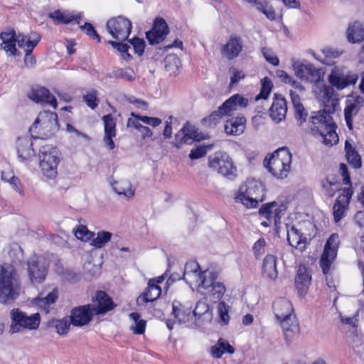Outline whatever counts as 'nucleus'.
Listing matches in <instances>:
<instances>
[{"instance_id":"17","label":"nucleus","mask_w":364,"mask_h":364,"mask_svg":"<svg viewBox=\"0 0 364 364\" xmlns=\"http://www.w3.org/2000/svg\"><path fill=\"white\" fill-rule=\"evenodd\" d=\"M92 308L90 304L73 308L70 316L71 323L78 327L87 325L95 315Z\"/></svg>"},{"instance_id":"34","label":"nucleus","mask_w":364,"mask_h":364,"mask_svg":"<svg viewBox=\"0 0 364 364\" xmlns=\"http://www.w3.org/2000/svg\"><path fill=\"white\" fill-rule=\"evenodd\" d=\"M290 96L294 109L295 118L297 120L298 124L301 126L306 121L308 113L305 111L301 102L300 97L296 92L290 90Z\"/></svg>"},{"instance_id":"20","label":"nucleus","mask_w":364,"mask_h":364,"mask_svg":"<svg viewBox=\"0 0 364 364\" xmlns=\"http://www.w3.org/2000/svg\"><path fill=\"white\" fill-rule=\"evenodd\" d=\"M92 301L95 304H90L95 315L105 314L115 307L111 297L104 291H96Z\"/></svg>"},{"instance_id":"16","label":"nucleus","mask_w":364,"mask_h":364,"mask_svg":"<svg viewBox=\"0 0 364 364\" xmlns=\"http://www.w3.org/2000/svg\"><path fill=\"white\" fill-rule=\"evenodd\" d=\"M287 209V205L286 203L279 204L277 202L273 201L262 205L259 208V213L268 220L269 222L274 221L277 224L284 215Z\"/></svg>"},{"instance_id":"2","label":"nucleus","mask_w":364,"mask_h":364,"mask_svg":"<svg viewBox=\"0 0 364 364\" xmlns=\"http://www.w3.org/2000/svg\"><path fill=\"white\" fill-rule=\"evenodd\" d=\"M18 274L11 265L0 267V303L10 304L18 296Z\"/></svg>"},{"instance_id":"59","label":"nucleus","mask_w":364,"mask_h":364,"mask_svg":"<svg viewBox=\"0 0 364 364\" xmlns=\"http://www.w3.org/2000/svg\"><path fill=\"white\" fill-rule=\"evenodd\" d=\"M81 30L85 31L86 34L94 40H97L99 43L100 42V36L97 33L93 26L90 23H85L84 25L80 26Z\"/></svg>"},{"instance_id":"40","label":"nucleus","mask_w":364,"mask_h":364,"mask_svg":"<svg viewBox=\"0 0 364 364\" xmlns=\"http://www.w3.org/2000/svg\"><path fill=\"white\" fill-rule=\"evenodd\" d=\"M112 187L117 194L128 199L134 196V190L132 189V184L128 181H114L112 183Z\"/></svg>"},{"instance_id":"37","label":"nucleus","mask_w":364,"mask_h":364,"mask_svg":"<svg viewBox=\"0 0 364 364\" xmlns=\"http://www.w3.org/2000/svg\"><path fill=\"white\" fill-rule=\"evenodd\" d=\"M193 314L196 318L202 319L203 321L210 322L213 318L212 309L206 302L203 301L196 303Z\"/></svg>"},{"instance_id":"48","label":"nucleus","mask_w":364,"mask_h":364,"mask_svg":"<svg viewBox=\"0 0 364 364\" xmlns=\"http://www.w3.org/2000/svg\"><path fill=\"white\" fill-rule=\"evenodd\" d=\"M33 43L29 42L28 45H27V48L24 58V64L28 68H33L36 64V58L32 55V51L33 48L38 45L39 43V38L36 37V39L33 41Z\"/></svg>"},{"instance_id":"63","label":"nucleus","mask_w":364,"mask_h":364,"mask_svg":"<svg viewBox=\"0 0 364 364\" xmlns=\"http://www.w3.org/2000/svg\"><path fill=\"white\" fill-rule=\"evenodd\" d=\"M230 73L232 74L230 77V85L237 84L238 82L245 76L243 71L239 70L233 67L230 68Z\"/></svg>"},{"instance_id":"26","label":"nucleus","mask_w":364,"mask_h":364,"mask_svg":"<svg viewBox=\"0 0 364 364\" xmlns=\"http://www.w3.org/2000/svg\"><path fill=\"white\" fill-rule=\"evenodd\" d=\"M246 128V118L239 114L228 119L224 126L225 132L228 135L239 136L242 134Z\"/></svg>"},{"instance_id":"57","label":"nucleus","mask_w":364,"mask_h":364,"mask_svg":"<svg viewBox=\"0 0 364 364\" xmlns=\"http://www.w3.org/2000/svg\"><path fill=\"white\" fill-rule=\"evenodd\" d=\"M310 65L311 64L294 63L293 66L296 77L305 80L308 72H309Z\"/></svg>"},{"instance_id":"45","label":"nucleus","mask_w":364,"mask_h":364,"mask_svg":"<svg viewBox=\"0 0 364 364\" xmlns=\"http://www.w3.org/2000/svg\"><path fill=\"white\" fill-rule=\"evenodd\" d=\"M336 125L334 123L328 128L326 131L323 132V134H321L323 142L327 146H333L338 141V136L336 132Z\"/></svg>"},{"instance_id":"30","label":"nucleus","mask_w":364,"mask_h":364,"mask_svg":"<svg viewBox=\"0 0 364 364\" xmlns=\"http://www.w3.org/2000/svg\"><path fill=\"white\" fill-rule=\"evenodd\" d=\"M311 277L304 266L299 267L295 277V285L300 296L305 295L309 289Z\"/></svg>"},{"instance_id":"35","label":"nucleus","mask_w":364,"mask_h":364,"mask_svg":"<svg viewBox=\"0 0 364 364\" xmlns=\"http://www.w3.org/2000/svg\"><path fill=\"white\" fill-rule=\"evenodd\" d=\"M58 297V291L57 289H53L52 291L46 296H43V293H41L39 296L35 299V304L40 309L44 310L46 313H48L50 305L55 304Z\"/></svg>"},{"instance_id":"64","label":"nucleus","mask_w":364,"mask_h":364,"mask_svg":"<svg viewBox=\"0 0 364 364\" xmlns=\"http://www.w3.org/2000/svg\"><path fill=\"white\" fill-rule=\"evenodd\" d=\"M130 115L132 117H130L127 119V127H128V128L133 127V128L137 129L138 131H140L141 127H142L144 126L139 123L140 119H139L138 117L140 115L137 114L134 112H132L130 114Z\"/></svg>"},{"instance_id":"46","label":"nucleus","mask_w":364,"mask_h":364,"mask_svg":"<svg viewBox=\"0 0 364 364\" xmlns=\"http://www.w3.org/2000/svg\"><path fill=\"white\" fill-rule=\"evenodd\" d=\"M322 191L328 197H333L340 189V183L326 178L321 181Z\"/></svg>"},{"instance_id":"18","label":"nucleus","mask_w":364,"mask_h":364,"mask_svg":"<svg viewBox=\"0 0 364 364\" xmlns=\"http://www.w3.org/2000/svg\"><path fill=\"white\" fill-rule=\"evenodd\" d=\"M169 33L168 26L162 18H157L154 22L151 30L146 33V38L151 45L162 42Z\"/></svg>"},{"instance_id":"56","label":"nucleus","mask_w":364,"mask_h":364,"mask_svg":"<svg viewBox=\"0 0 364 364\" xmlns=\"http://www.w3.org/2000/svg\"><path fill=\"white\" fill-rule=\"evenodd\" d=\"M173 314L179 323H186L189 321L191 316V310L186 309V311L181 309L176 306L174 304H173Z\"/></svg>"},{"instance_id":"28","label":"nucleus","mask_w":364,"mask_h":364,"mask_svg":"<svg viewBox=\"0 0 364 364\" xmlns=\"http://www.w3.org/2000/svg\"><path fill=\"white\" fill-rule=\"evenodd\" d=\"M363 100L360 97L353 100H347L344 109L345 121L348 128L353 130V118L356 116L362 107Z\"/></svg>"},{"instance_id":"22","label":"nucleus","mask_w":364,"mask_h":364,"mask_svg":"<svg viewBox=\"0 0 364 364\" xmlns=\"http://www.w3.org/2000/svg\"><path fill=\"white\" fill-rule=\"evenodd\" d=\"M196 138V129L195 126L187 122L176 134L173 145L177 149H181L183 144H191Z\"/></svg>"},{"instance_id":"49","label":"nucleus","mask_w":364,"mask_h":364,"mask_svg":"<svg viewBox=\"0 0 364 364\" xmlns=\"http://www.w3.org/2000/svg\"><path fill=\"white\" fill-rule=\"evenodd\" d=\"M129 317L134 321V326H131V330L135 334L144 333L146 328V321L140 319V314L137 312H133L129 314Z\"/></svg>"},{"instance_id":"8","label":"nucleus","mask_w":364,"mask_h":364,"mask_svg":"<svg viewBox=\"0 0 364 364\" xmlns=\"http://www.w3.org/2000/svg\"><path fill=\"white\" fill-rule=\"evenodd\" d=\"M11 334L23 331L25 329H37L41 322V316L38 313L28 316L19 309H13L10 311Z\"/></svg>"},{"instance_id":"31","label":"nucleus","mask_w":364,"mask_h":364,"mask_svg":"<svg viewBox=\"0 0 364 364\" xmlns=\"http://www.w3.org/2000/svg\"><path fill=\"white\" fill-rule=\"evenodd\" d=\"M287 241L290 246L303 251L306 248V238L303 237L302 233L294 226L287 225Z\"/></svg>"},{"instance_id":"3","label":"nucleus","mask_w":364,"mask_h":364,"mask_svg":"<svg viewBox=\"0 0 364 364\" xmlns=\"http://www.w3.org/2000/svg\"><path fill=\"white\" fill-rule=\"evenodd\" d=\"M292 156L287 148L283 147L273 152L269 159L264 160V165L268 171L277 178H286L291 169Z\"/></svg>"},{"instance_id":"60","label":"nucleus","mask_w":364,"mask_h":364,"mask_svg":"<svg viewBox=\"0 0 364 364\" xmlns=\"http://www.w3.org/2000/svg\"><path fill=\"white\" fill-rule=\"evenodd\" d=\"M83 100L86 102L87 105L90 107L91 109H94L97 107V91L92 90L90 92H88L87 95L83 96Z\"/></svg>"},{"instance_id":"61","label":"nucleus","mask_w":364,"mask_h":364,"mask_svg":"<svg viewBox=\"0 0 364 364\" xmlns=\"http://www.w3.org/2000/svg\"><path fill=\"white\" fill-rule=\"evenodd\" d=\"M130 43L133 46L134 51L139 55H141L144 52L145 41L142 38H134L129 41Z\"/></svg>"},{"instance_id":"33","label":"nucleus","mask_w":364,"mask_h":364,"mask_svg":"<svg viewBox=\"0 0 364 364\" xmlns=\"http://www.w3.org/2000/svg\"><path fill=\"white\" fill-rule=\"evenodd\" d=\"M262 276L269 280L274 281L278 276L277 269V258L274 255H267L262 265Z\"/></svg>"},{"instance_id":"27","label":"nucleus","mask_w":364,"mask_h":364,"mask_svg":"<svg viewBox=\"0 0 364 364\" xmlns=\"http://www.w3.org/2000/svg\"><path fill=\"white\" fill-rule=\"evenodd\" d=\"M243 48V41L237 35H231L226 44L223 47L222 52L228 59H233L239 55Z\"/></svg>"},{"instance_id":"23","label":"nucleus","mask_w":364,"mask_h":364,"mask_svg":"<svg viewBox=\"0 0 364 364\" xmlns=\"http://www.w3.org/2000/svg\"><path fill=\"white\" fill-rule=\"evenodd\" d=\"M28 97L37 103L50 105L54 109H56L58 105L55 97L44 87L38 85L33 87L28 93Z\"/></svg>"},{"instance_id":"54","label":"nucleus","mask_w":364,"mask_h":364,"mask_svg":"<svg viewBox=\"0 0 364 364\" xmlns=\"http://www.w3.org/2000/svg\"><path fill=\"white\" fill-rule=\"evenodd\" d=\"M261 90L259 94L256 97V100L267 99L269 95L272 88L273 87L271 80L268 77H264L261 80Z\"/></svg>"},{"instance_id":"10","label":"nucleus","mask_w":364,"mask_h":364,"mask_svg":"<svg viewBox=\"0 0 364 364\" xmlns=\"http://www.w3.org/2000/svg\"><path fill=\"white\" fill-rule=\"evenodd\" d=\"M208 166L229 180H234L237 176V167L232 158L225 152L218 151L210 156Z\"/></svg>"},{"instance_id":"24","label":"nucleus","mask_w":364,"mask_h":364,"mask_svg":"<svg viewBox=\"0 0 364 364\" xmlns=\"http://www.w3.org/2000/svg\"><path fill=\"white\" fill-rule=\"evenodd\" d=\"M102 120L104 123L105 132L103 141L109 150H113L115 148L113 138L115 137L117 134L116 120L111 114L104 115Z\"/></svg>"},{"instance_id":"6","label":"nucleus","mask_w":364,"mask_h":364,"mask_svg":"<svg viewBox=\"0 0 364 364\" xmlns=\"http://www.w3.org/2000/svg\"><path fill=\"white\" fill-rule=\"evenodd\" d=\"M264 198L262 183L255 179H248L240 186L235 200L241 202L248 208H252L257 207L259 202L263 201Z\"/></svg>"},{"instance_id":"12","label":"nucleus","mask_w":364,"mask_h":364,"mask_svg":"<svg viewBox=\"0 0 364 364\" xmlns=\"http://www.w3.org/2000/svg\"><path fill=\"white\" fill-rule=\"evenodd\" d=\"M132 22L122 16L109 19L106 23L108 33L117 41L127 39L132 31Z\"/></svg>"},{"instance_id":"55","label":"nucleus","mask_w":364,"mask_h":364,"mask_svg":"<svg viewBox=\"0 0 364 364\" xmlns=\"http://www.w3.org/2000/svg\"><path fill=\"white\" fill-rule=\"evenodd\" d=\"M75 237L82 241H89L94 237L95 233L88 230L86 226L80 225L75 231Z\"/></svg>"},{"instance_id":"52","label":"nucleus","mask_w":364,"mask_h":364,"mask_svg":"<svg viewBox=\"0 0 364 364\" xmlns=\"http://www.w3.org/2000/svg\"><path fill=\"white\" fill-rule=\"evenodd\" d=\"M53 326H55L56 331L60 335H65L68 333L71 323L70 319L63 318L60 320L52 321Z\"/></svg>"},{"instance_id":"62","label":"nucleus","mask_w":364,"mask_h":364,"mask_svg":"<svg viewBox=\"0 0 364 364\" xmlns=\"http://www.w3.org/2000/svg\"><path fill=\"white\" fill-rule=\"evenodd\" d=\"M321 77V75L320 70L311 65L309 68V72H308L305 80L310 82H317L320 80Z\"/></svg>"},{"instance_id":"25","label":"nucleus","mask_w":364,"mask_h":364,"mask_svg":"<svg viewBox=\"0 0 364 364\" xmlns=\"http://www.w3.org/2000/svg\"><path fill=\"white\" fill-rule=\"evenodd\" d=\"M287 105L285 98L280 94L274 95V102L269 109V116L277 123L285 118Z\"/></svg>"},{"instance_id":"15","label":"nucleus","mask_w":364,"mask_h":364,"mask_svg":"<svg viewBox=\"0 0 364 364\" xmlns=\"http://www.w3.org/2000/svg\"><path fill=\"white\" fill-rule=\"evenodd\" d=\"M331 112V108H324L310 117L309 128L314 136H319L323 134V132L334 124L330 115Z\"/></svg>"},{"instance_id":"58","label":"nucleus","mask_w":364,"mask_h":364,"mask_svg":"<svg viewBox=\"0 0 364 364\" xmlns=\"http://www.w3.org/2000/svg\"><path fill=\"white\" fill-rule=\"evenodd\" d=\"M262 53L265 60L270 64L276 66L279 63V58L274 55L272 49L267 47L262 48Z\"/></svg>"},{"instance_id":"7","label":"nucleus","mask_w":364,"mask_h":364,"mask_svg":"<svg viewBox=\"0 0 364 364\" xmlns=\"http://www.w3.org/2000/svg\"><path fill=\"white\" fill-rule=\"evenodd\" d=\"M248 105V100L242 95L236 94L225 100L217 110L213 112L207 118L210 123L217 124L223 117H230L235 111L243 109Z\"/></svg>"},{"instance_id":"39","label":"nucleus","mask_w":364,"mask_h":364,"mask_svg":"<svg viewBox=\"0 0 364 364\" xmlns=\"http://www.w3.org/2000/svg\"><path fill=\"white\" fill-rule=\"evenodd\" d=\"M235 352L234 348L223 338H220L217 343L210 348V354L215 358H220L222 355L228 353L232 354Z\"/></svg>"},{"instance_id":"14","label":"nucleus","mask_w":364,"mask_h":364,"mask_svg":"<svg viewBox=\"0 0 364 364\" xmlns=\"http://www.w3.org/2000/svg\"><path fill=\"white\" fill-rule=\"evenodd\" d=\"M339 242L338 235L336 233L332 234L327 240L320 259V267L324 274L329 272L331 264L336 257Z\"/></svg>"},{"instance_id":"53","label":"nucleus","mask_w":364,"mask_h":364,"mask_svg":"<svg viewBox=\"0 0 364 364\" xmlns=\"http://www.w3.org/2000/svg\"><path fill=\"white\" fill-rule=\"evenodd\" d=\"M36 37H38L39 41H41V36L36 33H31L29 37L23 34L16 35V44L17 43L20 48H23L26 51L27 45L29 44V42L33 43Z\"/></svg>"},{"instance_id":"32","label":"nucleus","mask_w":364,"mask_h":364,"mask_svg":"<svg viewBox=\"0 0 364 364\" xmlns=\"http://www.w3.org/2000/svg\"><path fill=\"white\" fill-rule=\"evenodd\" d=\"M2 40L1 46L9 56L19 55L16 48V32L14 30L2 32L0 35Z\"/></svg>"},{"instance_id":"50","label":"nucleus","mask_w":364,"mask_h":364,"mask_svg":"<svg viewBox=\"0 0 364 364\" xmlns=\"http://www.w3.org/2000/svg\"><path fill=\"white\" fill-rule=\"evenodd\" d=\"M230 306L227 304L224 301H219L217 310L218 314L220 320V323L223 325L228 324L230 317L229 316Z\"/></svg>"},{"instance_id":"43","label":"nucleus","mask_w":364,"mask_h":364,"mask_svg":"<svg viewBox=\"0 0 364 364\" xmlns=\"http://www.w3.org/2000/svg\"><path fill=\"white\" fill-rule=\"evenodd\" d=\"M345 151L348 164L354 168H359L362 165L360 156L348 141L345 142Z\"/></svg>"},{"instance_id":"44","label":"nucleus","mask_w":364,"mask_h":364,"mask_svg":"<svg viewBox=\"0 0 364 364\" xmlns=\"http://www.w3.org/2000/svg\"><path fill=\"white\" fill-rule=\"evenodd\" d=\"M322 54L323 57H316V59L323 64L331 65L334 63L333 59L339 57L341 53L331 48H326L322 50Z\"/></svg>"},{"instance_id":"42","label":"nucleus","mask_w":364,"mask_h":364,"mask_svg":"<svg viewBox=\"0 0 364 364\" xmlns=\"http://www.w3.org/2000/svg\"><path fill=\"white\" fill-rule=\"evenodd\" d=\"M109 78L122 79L127 82H134L136 78V73L133 68L126 67L118 68L108 75Z\"/></svg>"},{"instance_id":"47","label":"nucleus","mask_w":364,"mask_h":364,"mask_svg":"<svg viewBox=\"0 0 364 364\" xmlns=\"http://www.w3.org/2000/svg\"><path fill=\"white\" fill-rule=\"evenodd\" d=\"M112 234L108 231H99L96 237L92 238L91 245L96 248L103 247L112 238Z\"/></svg>"},{"instance_id":"1","label":"nucleus","mask_w":364,"mask_h":364,"mask_svg":"<svg viewBox=\"0 0 364 364\" xmlns=\"http://www.w3.org/2000/svg\"><path fill=\"white\" fill-rule=\"evenodd\" d=\"M272 309L282 328L286 343L289 344L299 333V326L294 314L292 304L285 298H279L273 302Z\"/></svg>"},{"instance_id":"19","label":"nucleus","mask_w":364,"mask_h":364,"mask_svg":"<svg viewBox=\"0 0 364 364\" xmlns=\"http://www.w3.org/2000/svg\"><path fill=\"white\" fill-rule=\"evenodd\" d=\"M169 33L168 26L162 18H157L154 22L151 30L146 33V38L151 45L162 42Z\"/></svg>"},{"instance_id":"21","label":"nucleus","mask_w":364,"mask_h":364,"mask_svg":"<svg viewBox=\"0 0 364 364\" xmlns=\"http://www.w3.org/2000/svg\"><path fill=\"white\" fill-rule=\"evenodd\" d=\"M339 172L343 177V183L344 185L349 186V187L341 190L342 192L338 196L335 203L347 207L349 204V201L353 193V191L351 187L352 185L348 169L345 164L341 163L340 164Z\"/></svg>"},{"instance_id":"5","label":"nucleus","mask_w":364,"mask_h":364,"mask_svg":"<svg viewBox=\"0 0 364 364\" xmlns=\"http://www.w3.org/2000/svg\"><path fill=\"white\" fill-rule=\"evenodd\" d=\"M58 127L57 114L50 111H43L39 113L30 127L29 132L35 139L48 138L58 129Z\"/></svg>"},{"instance_id":"36","label":"nucleus","mask_w":364,"mask_h":364,"mask_svg":"<svg viewBox=\"0 0 364 364\" xmlns=\"http://www.w3.org/2000/svg\"><path fill=\"white\" fill-rule=\"evenodd\" d=\"M161 294V289L159 285L148 283V287L145 292L137 298L136 303L138 305H141L144 303L153 301L157 299Z\"/></svg>"},{"instance_id":"13","label":"nucleus","mask_w":364,"mask_h":364,"mask_svg":"<svg viewBox=\"0 0 364 364\" xmlns=\"http://www.w3.org/2000/svg\"><path fill=\"white\" fill-rule=\"evenodd\" d=\"M357 80V75L350 73L344 67H334L328 76L329 84L339 90L355 85Z\"/></svg>"},{"instance_id":"11","label":"nucleus","mask_w":364,"mask_h":364,"mask_svg":"<svg viewBox=\"0 0 364 364\" xmlns=\"http://www.w3.org/2000/svg\"><path fill=\"white\" fill-rule=\"evenodd\" d=\"M28 276L33 284H41L44 282L48 265L43 256L34 255L26 262Z\"/></svg>"},{"instance_id":"9","label":"nucleus","mask_w":364,"mask_h":364,"mask_svg":"<svg viewBox=\"0 0 364 364\" xmlns=\"http://www.w3.org/2000/svg\"><path fill=\"white\" fill-rule=\"evenodd\" d=\"M39 159L43 176L50 179L55 178L60 162L58 150L50 145L43 146L39 150Z\"/></svg>"},{"instance_id":"51","label":"nucleus","mask_w":364,"mask_h":364,"mask_svg":"<svg viewBox=\"0 0 364 364\" xmlns=\"http://www.w3.org/2000/svg\"><path fill=\"white\" fill-rule=\"evenodd\" d=\"M203 272L200 271V266L197 262L189 261L185 265L183 279L186 280V276L193 274L199 280V274Z\"/></svg>"},{"instance_id":"41","label":"nucleus","mask_w":364,"mask_h":364,"mask_svg":"<svg viewBox=\"0 0 364 364\" xmlns=\"http://www.w3.org/2000/svg\"><path fill=\"white\" fill-rule=\"evenodd\" d=\"M348 39L352 43H358L364 40V27L360 22H355L348 28Z\"/></svg>"},{"instance_id":"4","label":"nucleus","mask_w":364,"mask_h":364,"mask_svg":"<svg viewBox=\"0 0 364 364\" xmlns=\"http://www.w3.org/2000/svg\"><path fill=\"white\" fill-rule=\"evenodd\" d=\"M200 291L213 302L220 300L226 291L224 284L218 280V273L214 270L206 269L199 274Z\"/></svg>"},{"instance_id":"38","label":"nucleus","mask_w":364,"mask_h":364,"mask_svg":"<svg viewBox=\"0 0 364 364\" xmlns=\"http://www.w3.org/2000/svg\"><path fill=\"white\" fill-rule=\"evenodd\" d=\"M334 87L332 85H324L321 92L323 93L324 99L325 108H331V110L334 112L335 107L338 105V97L334 90Z\"/></svg>"},{"instance_id":"29","label":"nucleus","mask_w":364,"mask_h":364,"mask_svg":"<svg viewBox=\"0 0 364 364\" xmlns=\"http://www.w3.org/2000/svg\"><path fill=\"white\" fill-rule=\"evenodd\" d=\"M16 149L18 156L22 161L29 160L35 156L32 141L28 136L18 138Z\"/></svg>"}]
</instances>
